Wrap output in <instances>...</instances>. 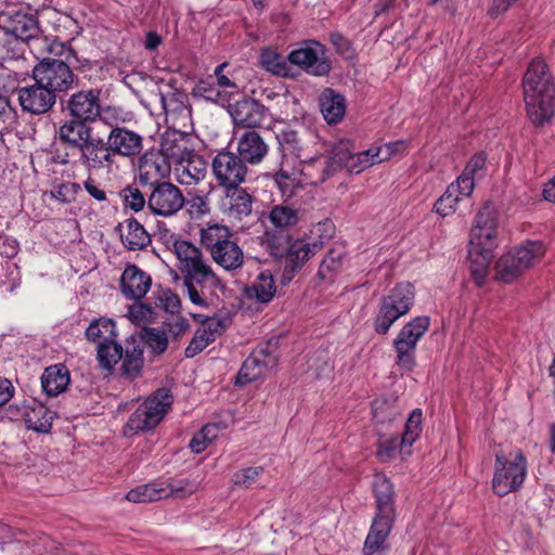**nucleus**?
<instances>
[{
  "instance_id": "f257e3e1",
  "label": "nucleus",
  "mask_w": 555,
  "mask_h": 555,
  "mask_svg": "<svg viewBox=\"0 0 555 555\" xmlns=\"http://www.w3.org/2000/svg\"><path fill=\"white\" fill-rule=\"evenodd\" d=\"M526 114L535 127L550 124L555 113V85L542 59L532 60L522 77Z\"/></svg>"
},
{
  "instance_id": "f03ea898",
  "label": "nucleus",
  "mask_w": 555,
  "mask_h": 555,
  "mask_svg": "<svg viewBox=\"0 0 555 555\" xmlns=\"http://www.w3.org/2000/svg\"><path fill=\"white\" fill-rule=\"evenodd\" d=\"M498 220L495 207L486 203L477 212L470 230L468 258L470 274L477 286L483 285L498 247Z\"/></svg>"
},
{
  "instance_id": "7ed1b4c3",
  "label": "nucleus",
  "mask_w": 555,
  "mask_h": 555,
  "mask_svg": "<svg viewBox=\"0 0 555 555\" xmlns=\"http://www.w3.org/2000/svg\"><path fill=\"white\" fill-rule=\"evenodd\" d=\"M0 25L22 43H28L34 53L62 55L65 51L70 52L65 43L42 37L37 17L29 12L5 10L0 13Z\"/></svg>"
},
{
  "instance_id": "20e7f679",
  "label": "nucleus",
  "mask_w": 555,
  "mask_h": 555,
  "mask_svg": "<svg viewBox=\"0 0 555 555\" xmlns=\"http://www.w3.org/2000/svg\"><path fill=\"white\" fill-rule=\"evenodd\" d=\"M199 241L212 261L223 270L232 272L243 267V248L228 225L207 223L199 231Z\"/></svg>"
},
{
  "instance_id": "39448f33",
  "label": "nucleus",
  "mask_w": 555,
  "mask_h": 555,
  "mask_svg": "<svg viewBox=\"0 0 555 555\" xmlns=\"http://www.w3.org/2000/svg\"><path fill=\"white\" fill-rule=\"evenodd\" d=\"M528 474L527 457L520 449L502 450L495 453L492 491L499 496H505L521 488Z\"/></svg>"
},
{
  "instance_id": "423d86ee",
  "label": "nucleus",
  "mask_w": 555,
  "mask_h": 555,
  "mask_svg": "<svg viewBox=\"0 0 555 555\" xmlns=\"http://www.w3.org/2000/svg\"><path fill=\"white\" fill-rule=\"evenodd\" d=\"M61 56L65 60L49 59L43 55L42 61L33 68V79L40 81V86L46 87L56 98L59 94L66 93L78 83V77L73 73L69 62L74 56V51L66 47Z\"/></svg>"
},
{
  "instance_id": "0eeeda50",
  "label": "nucleus",
  "mask_w": 555,
  "mask_h": 555,
  "mask_svg": "<svg viewBox=\"0 0 555 555\" xmlns=\"http://www.w3.org/2000/svg\"><path fill=\"white\" fill-rule=\"evenodd\" d=\"M415 289L409 282L398 283L387 295L383 296L378 312L374 320V330L377 334L385 335L390 327L414 305Z\"/></svg>"
},
{
  "instance_id": "6e6552de",
  "label": "nucleus",
  "mask_w": 555,
  "mask_h": 555,
  "mask_svg": "<svg viewBox=\"0 0 555 555\" xmlns=\"http://www.w3.org/2000/svg\"><path fill=\"white\" fill-rule=\"evenodd\" d=\"M173 402L169 389H157L144 402H142L128 418L124 431L126 435H134L155 428Z\"/></svg>"
},
{
  "instance_id": "1a4fd4ad",
  "label": "nucleus",
  "mask_w": 555,
  "mask_h": 555,
  "mask_svg": "<svg viewBox=\"0 0 555 555\" xmlns=\"http://www.w3.org/2000/svg\"><path fill=\"white\" fill-rule=\"evenodd\" d=\"M545 253L540 241H528L503 255L495 263V276L503 283H511L538 262Z\"/></svg>"
},
{
  "instance_id": "9d476101",
  "label": "nucleus",
  "mask_w": 555,
  "mask_h": 555,
  "mask_svg": "<svg viewBox=\"0 0 555 555\" xmlns=\"http://www.w3.org/2000/svg\"><path fill=\"white\" fill-rule=\"evenodd\" d=\"M190 300L197 306L209 305L210 297L221 287V281L204 258L182 272Z\"/></svg>"
},
{
  "instance_id": "9b49d317",
  "label": "nucleus",
  "mask_w": 555,
  "mask_h": 555,
  "mask_svg": "<svg viewBox=\"0 0 555 555\" xmlns=\"http://www.w3.org/2000/svg\"><path fill=\"white\" fill-rule=\"evenodd\" d=\"M430 325V319L421 315L408 322L393 340L396 350V363L404 371H412L416 364L415 350L420 339L425 335Z\"/></svg>"
},
{
  "instance_id": "f8f14e48",
  "label": "nucleus",
  "mask_w": 555,
  "mask_h": 555,
  "mask_svg": "<svg viewBox=\"0 0 555 555\" xmlns=\"http://www.w3.org/2000/svg\"><path fill=\"white\" fill-rule=\"evenodd\" d=\"M287 60L313 76H325L331 70L326 48L315 40L304 42L288 54Z\"/></svg>"
},
{
  "instance_id": "ddd939ff",
  "label": "nucleus",
  "mask_w": 555,
  "mask_h": 555,
  "mask_svg": "<svg viewBox=\"0 0 555 555\" xmlns=\"http://www.w3.org/2000/svg\"><path fill=\"white\" fill-rule=\"evenodd\" d=\"M211 170L218 185L228 189L240 186L246 179L248 168L237 154L221 151L214 157Z\"/></svg>"
},
{
  "instance_id": "4468645a",
  "label": "nucleus",
  "mask_w": 555,
  "mask_h": 555,
  "mask_svg": "<svg viewBox=\"0 0 555 555\" xmlns=\"http://www.w3.org/2000/svg\"><path fill=\"white\" fill-rule=\"evenodd\" d=\"M185 197L182 191L171 182L163 181L153 185L147 198V207L154 215L171 217L182 209Z\"/></svg>"
},
{
  "instance_id": "2eb2a0df",
  "label": "nucleus",
  "mask_w": 555,
  "mask_h": 555,
  "mask_svg": "<svg viewBox=\"0 0 555 555\" xmlns=\"http://www.w3.org/2000/svg\"><path fill=\"white\" fill-rule=\"evenodd\" d=\"M197 489L195 483H190L188 480L177 481L175 483H167L166 481H155L147 485H141L131 489L126 499L133 503H147L153 501L163 500L171 495H178L182 492L192 493Z\"/></svg>"
},
{
  "instance_id": "dca6fc26",
  "label": "nucleus",
  "mask_w": 555,
  "mask_h": 555,
  "mask_svg": "<svg viewBox=\"0 0 555 555\" xmlns=\"http://www.w3.org/2000/svg\"><path fill=\"white\" fill-rule=\"evenodd\" d=\"M77 164L82 166L87 171H111L116 165L112 153L109 151L107 141L101 137L92 135L86 143L77 151Z\"/></svg>"
},
{
  "instance_id": "f3484780",
  "label": "nucleus",
  "mask_w": 555,
  "mask_h": 555,
  "mask_svg": "<svg viewBox=\"0 0 555 555\" xmlns=\"http://www.w3.org/2000/svg\"><path fill=\"white\" fill-rule=\"evenodd\" d=\"M228 112L235 126L259 128L270 119L269 109L255 99L242 96L229 105Z\"/></svg>"
},
{
  "instance_id": "a211bd4d",
  "label": "nucleus",
  "mask_w": 555,
  "mask_h": 555,
  "mask_svg": "<svg viewBox=\"0 0 555 555\" xmlns=\"http://www.w3.org/2000/svg\"><path fill=\"white\" fill-rule=\"evenodd\" d=\"M106 141L114 160L116 157L133 159L143 151V137L125 126L113 127L106 135Z\"/></svg>"
},
{
  "instance_id": "6ab92c4d",
  "label": "nucleus",
  "mask_w": 555,
  "mask_h": 555,
  "mask_svg": "<svg viewBox=\"0 0 555 555\" xmlns=\"http://www.w3.org/2000/svg\"><path fill=\"white\" fill-rule=\"evenodd\" d=\"M17 100L23 112L31 115H42L50 112L56 103V98L40 81L20 87L16 90Z\"/></svg>"
},
{
  "instance_id": "aec40b11",
  "label": "nucleus",
  "mask_w": 555,
  "mask_h": 555,
  "mask_svg": "<svg viewBox=\"0 0 555 555\" xmlns=\"http://www.w3.org/2000/svg\"><path fill=\"white\" fill-rule=\"evenodd\" d=\"M100 90L89 89L78 91L67 101V109L74 118L94 121L100 116Z\"/></svg>"
},
{
  "instance_id": "412c9836",
  "label": "nucleus",
  "mask_w": 555,
  "mask_h": 555,
  "mask_svg": "<svg viewBox=\"0 0 555 555\" xmlns=\"http://www.w3.org/2000/svg\"><path fill=\"white\" fill-rule=\"evenodd\" d=\"M320 244L308 243L304 240H295L288 246L283 259L285 268L283 273V282H289L294 273L298 271L306 261H308L318 250Z\"/></svg>"
},
{
  "instance_id": "4be33fe9",
  "label": "nucleus",
  "mask_w": 555,
  "mask_h": 555,
  "mask_svg": "<svg viewBox=\"0 0 555 555\" xmlns=\"http://www.w3.org/2000/svg\"><path fill=\"white\" fill-rule=\"evenodd\" d=\"M373 494L375 499V515L396 519L395 490L391 481L382 473L373 476Z\"/></svg>"
},
{
  "instance_id": "5701e85b",
  "label": "nucleus",
  "mask_w": 555,
  "mask_h": 555,
  "mask_svg": "<svg viewBox=\"0 0 555 555\" xmlns=\"http://www.w3.org/2000/svg\"><path fill=\"white\" fill-rule=\"evenodd\" d=\"M275 364V358L268 353L264 349L254 351L243 363L237 377L236 384L244 386L262 377L269 366Z\"/></svg>"
},
{
  "instance_id": "b1692460",
  "label": "nucleus",
  "mask_w": 555,
  "mask_h": 555,
  "mask_svg": "<svg viewBox=\"0 0 555 555\" xmlns=\"http://www.w3.org/2000/svg\"><path fill=\"white\" fill-rule=\"evenodd\" d=\"M151 276L135 264H128L120 278V289L126 298L141 299L149 292Z\"/></svg>"
},
{
  "instance_id": "393cba45",
  "label": "nucleus",
  "mask_w": 555,
  "mask_h": 555,
  "mask_svg": "<svg viewBox=\"0 0 555 555\" xmlns=\"http://www.w3.org/2000/svg\"><path fill=\"white\" fill-rule=\"evenodd\" d=\"M56 135L63 144L77 152L93 135V130L86 121L73 117L60 125Z\"/></svg>"
},
{
  "instance_id": "a878e982",
  "label": "nucleus",
  "mask_w": 555,
  "mask_h": 555,
  "mask_svg": "<svg viewBox=\"0 0 555 555\" xmlns=\"http://www.w3.org/2000/svg\"><path fill=\"white\" fill-rule=\"evenodd\" d=\"M177 181L183 185H193L203 181L207 175V163L203 156L192 151L188 157L179 162L175 167Z\"/></svg>"
},
{
  "instance_id": "bb28decb",
  "label": "nucleus",
  "mask_w": 555,
  "mask_h": 555,
  "mask_svg": "<svg viewBox=\"0 0 555 555\" xmlns=\"http://www.w3.org/2000/svg\"><path fill=\"white\" fill-rule=\"evenodd\" d=\"M395 518L374 516L363 545V555H375L386 551L387 539L391 532Z\"/></svg>"
},
{
  "instance_id": "cd10ccee",
  "label": "nucleus",
  "mask_w": 555,
  "mask_h": 555,
  "mask_svg": "<svg viewBox=\"0 0 555 555\" xmlns=\"http://www.w3.org/2000/svg\"><path fill=\"white\" fill-rule=\"evenodd\" d=\"M335 173V165L331 163V159H327V156H308L300 160L299 175L313 185L324 183Z\"/></svg>"
},
{
  "instance_id": "c85d7f7f",
  "label": "nucleus",
  "mask_w": 555,
  "mask_h": 555,
  "mask_svg": "<svg viewBox=\"0 0 555 555\" xmlns=\"http://www.w3.org/2000/svg\"><path fill=\"white\" fill-rule=\"evenodd\" d=\"M194 151L190 146L189 139L178 131H166L160 142V154L167 160L170 167H175L179 162Z\"/></svg>"
},
{
  "instance_id": "c756f323",
  "label": "nucleus",
  "mask_w": 555,
  "mask_h": 555,
  "mask_svg": "<svg viewBox=\"0 0 555 555\" xmlns=\"http://www.w3.org/2000/svg\"><path fill=\"white\" fill-rule=\"evenodd\" d=\"M222 210L228 217L241 220L250 215L253 210V197L240 186L225 189V197L222 201Z\"/></svg>"
},
{
  "instance_id": "7c9ffc66",
  "label": "nucleus",
  "mask_w": 555,
  "mask_h": 555,
  "mask_svg": "<svg viewBox=\"0 0 555 555\" xmlns=\"http://www.w3.org/2000/svg\"><path fill=\"white\" fill-rule=\"evenodd\" d=\"M269 147L260 134L256 131H245L238 139L237 152L238 156L251 165H257L268 154Z\"/></svg>"
},
{
  "instance_id": "2f4dec72",
  "label": "nucleus",
  "mask_w": 555,
  "mask_h": 555,
  "mask_svg": "<svg viewBox=\"0 0 555 555\" xmlns=\"http://www.w3.org/2000/svg\"><path fill=\"white\" fill-rule=\"evenodd\" d=\"M54 413L42 403L33 401L21 404V418L28 429L38 433H48L51 429Z\"/></svg>"
},
{
  "instance_id": "473e14b6",
  "label": "nucleus",
  "mask_w": 555,
  "mask_h": 555,
  "mask_svg": "<svg viewBox=\"0 0 555 555\" xmlns=\"http://www.w3.org/2000/svg\"><path fill=\"white\" fill-rule=\"evenodd\" d=\"M118 227L121 231V243L127 249L141 250L150 245L151 236L137 219L129 218Z\"/></svg>"
},
{
  "instance_id": "72a5a7b5",
  "label": "nucleus",
  "mask_w": 555,
  "mask_h": 555,
  "mask_svg": "<svg viewBox=\"0 0 555 555\" xmlns=\"http://www.w3.org/2000/svg\"><path fill=\"white\" fill-rule=\"evenodd\" d=\"M69 382V371L61 363L47 367L41 376L42 390L50 397H56L65 391Z\"/></svg>"
},
{
  "instance_id": "f704fd0d",
  "label": "nucleus",
  "mask_w": 555,
  "mask_h": 555,
  "mask_svg": "<svg viewBox=\"0 0 555 555\" xmlns=\"http://www.w3.org/2000/svg\"><path fill=\"white\" fill-rule=\"evenodd\" d=\"M276 292L272 273L269 270L261 271L256 280L245 288V297L260 304L270 302Z\"/></svg>"
},
{
  "instance_id": "c9c22d12",
  "label": "nucleus",
  "mask_w": 555,
  "mask_h": 555,
  "mask_svg": "<svg viewBox=\"0 0 555 555\" xmlns=\"http://www.w3.org/2000/svg\"><path fill=\"white\" fill-rule=\"evenodd\" d=\"M223 325L220 321L211 320L203 328H198L189 346L185 348V357L193 358L202 352L210 343H212L217 335L221 333Z\"/></svg>"
},
{
  "instance_id": "e433bc0d",
  "label": "nucleus",
  "mask_w": 555,
  "mask_h": 555,
  "mask_svg": "<svg viewBox=\"0 0 555 555\" xmlns=\"http://www.w3.org/2000/svg\"><path fill=\"white\" fill-rule=\"evenodd\" d=\"M320 107L324 119L328 124H337L346 113L345 99L332 89H325L320 98Z\"/></svg>"
},
{
  "instance_id": "4c0bfd02",
  "label": "nucleus",
  "mask_w": 555,
  "mask_h": 555,
  "mask_svg": "<svg viewBox=\"0 0 555 555\" xmlns=\"http://www.w3.org/2000/svg\"><path fill=\"white\" fill-rule=\"evenodd\" d=\"M276 139L284 154H292L299 160L309 156L308 144L289 127L279 130Z\"/></svg>"
},
{
  "instance_id": "58836bf2",
  "label": "nucleus",
  "mask_w": 555,
  "mask_h": 555,
  "mask_svg": "<svg viewBox=\"0 0 555 555\" xmlns=\"http://www.w3.org/2000/svg\"><path fill=\"white\" fill-rule=\"evenodd\" d=\"M470 195L472 193H465L462 185L455 180L437 199L435 204V211L442 217L451 216L455 212L459 202Z\"/></svg>"
},
{
  "instance_id": "ea45409f",
  "label": "nucleus",
  "mask_w": 555,
  "mask_h": 555,
  "mask_svg": "<svg viewBox=\"0 0 555 555\" xmlns=\"http://www.w3.org/2000/svg\"><path fill=\"white\" fill-rule=\"evenodd\" d=\"M487 157L485 153L475 154L465 166L456 181L462 185L465 193H473L475 179L480 178L486 169Z\"/></svg>"
},
{
  "instance_id": "a19ab883",
  "label": "nucleus",
  "mask_w": 555,
  "mask_h": 555,
  "mask_svg": "<svg viewBox=\"0 0 555 555\" xmlns=\"http://www.w3.org/2000/svg\"><path fill=\"white\" fill-rule=\"evenodd\" d=\"M120 372L121 375L133 380L140 376L143 367V350L139 345L131 344L122 351Z\"/></svg>"
},
{
  "instance_id": "79ce46f5",
  "label": "nucleus",
  "mask_w": 555,
  "mask_h": 555,
  "mask_svg": "<svg viewBox=\"0 0 555 555\" xmlns=\"http://www.w3.org/2000/svg\"><path fill=\"white\" fill-rule=\"evenodd\" d=\"M88 340L96 343H109L117 338L116 324L112 319L100 318L90 323L86 331Z\"/></svg>"
},
{
  "instance_id": "37998d69",
  "label": "nucleus",
  "mask_w": 555,
  "mask_h": 555,
  "mask_svg": "<svg viewBox=\"0 0 555 555\" xmlns=\"http://www.w3.org/2000/svg\"><path fill=\"white\" fill-rule=\"evenodd\" d=\"M268 220L272 228L284 232L297 224L298 210L288 205H275L269 211Z\"/></svg>"
},
{
  "instance_id": "c03bdc74",
  "label": "nucleus",
  "mask_w": 555,
  "mask_h": 555,
  "mask_svg": "<svg viewBox=\"0 0 555 555\" xmlns=\"http://www.w3.org/2000/svg\"><path fill=\"white\" fill-rule=\"evenodd\" d=\"M173 253L179 260L181 273L204 259L202 250L191 242L184 240L175 241Z\"/></svg>"
},
{
  "instance_id": "a18cd8bd",
  "label": "nucleus",
  "mask_w": 555,
  "mask_h": 555,
  "mask_svg": "<svg viewBox=\"0 0 555 555\" xmlns=\"http://www.w3.org/2000/svg\"><path fill=\"white\" fill-rule=\"evenodd\" d=\"M96 351V358L100 366L104 370L111 371L118 363V361L121 360L124 348L115 339L107 344H100Z\"/></svg>"
},
{
  "instance_id": "49530a36",
  "label": "nucleus",
  "mask_w": 555,
  "mask_h": 555,
  "mask_svg": "<svg viewBox=\"0 0 555 555\" xmlns=\"http://www.w3.org/2000/svg\"><path fill=\"white\" fill-rule=\"evenodd\" d=\"M162 107L167 116H179L189 112L186 105L188 96L180 91H169L167 93L160 92Z\"/></svg>"
},
{
  "instance_id": "de8ad7c7",
  "label": "nucleus",
  "mask_w": 555,
  "mask_h": 555,
  "mask_svg": "<svg viewBox=\"0 0 555 555\" xmlns=\"http://www.w3.org/2000/svg\"><path fill=\"white\" fill-rule=\"evenodd\" d=\"M292 242L293 241H291V237L283 232L276 234L270 231H266L263 235V244L266 249L272 257L276 259H283Z\"/></svg>"
},
{
  "instance_id": "09e8293b",
  "label": "nucleus",
  "mask_w": 555,
  "mask_h": 555,
  "mask_svg": "<svg viewBox=\"0 0 555 555\" xmlns=\"http://www.w3.org/2000/svg\"><path fill=\"white\" fill-rule=\"evenodd\" d=\"M285 164L286 162L283 160L280 170L274 175V180L282 195L285 197H292L296 190L301 188V182L298 179L297 172H288L285 169Z\"/></svg>"
},
{
  "instance_id": "8fccbe9b",
  "label": "nucleus",
  "mask_w": 555,
  "mask_h": 555,
  "mask_svg": "<svg viewBox=\"0 0 555 555\" xmlns=\"http://www.w3.org/2000/svg\"><path fill=\"white\" fill-rule=\"evenodd\" d=\"M261 65L274 75L287 76L288 65L283 56L271 49H266L260 54Z\"/></svg>"
},
{
  "instance_id": "3c124183",
  "label": "nucleus",
  "mask_w": 555,
  "mask_h": 555,
  "mask_svg": "<svg viewBox=\"0 0 555 555\" xmlns=\"http://www.w3.org/2000/svg\"><path fill=\"white\" fill-rule=\"evenodd\" d=\"M421 431L422 411L420 409H415L411 412L405 422L404 431L401 436V443H406L408 447H411L420 437Z\"/></svg>"
},
{
  "instance_id": "603ef678",
  "label": "nucleus",
  "mask_w": 555,
  "mask_h": 555,
  "mask_svg": "<svg viewBox=\"0 0 555 555\" xmlns=\"http://www.w3.org/2000/svg\"><path fill=\"white\" fill-rule=\"evenodd\" d=\"M218 436V427L214 424L205 425L198 433H196L190 441V448L194 453H202L205 451L209 443H211Z\"/></svg>"
},
{
  "instance_id": "864d4df0",
  "label": "nucleus",
  "mask_w": 555,
  "mask_h": 555,
  "mask_svg": "<svg viewBox=\"0 0 555 555\" xmlns=\"http://www.w3.org/2000/svg\"><path fill=\"white\" fill-rule=\"evenodd\" d=\"M352 156V143L348 140L339 141L332 150V155L327 156L331 163L335 165V171L343 167L348 169Z\"/></svg>"
},
{
  "instance_id": "5fc2aeb1",
  "label": "nucleus",
  "mask_w": 555,
  "mask_h": 555,
  "mask_svg": "<svg viewBox=\"0 0 555 555\" xmlns=\"http://www.w3.org/2000/svg\"><path fill=\"white\" fill-rule=\"evenodd\" d=\"M163 328L168 337L170 336L172 339L177 340L189 331L190 322L180 314L169 315L163 322Z\"/></svg>"
},
{
  "instance_id": "6e6d98bb",
  "label": "nucleus",
  "mask_w": 555,
  "mask_h": 555,
  "mask_svg": "<svg viewBox=\"0 0 555 555\" xmlns=\"http://www.w3.org/2000/svg\"><path fill=\"white\" fill-rule=\"evenodd\" d=\"M143 338L154 353L160 354L165 352L168 347V335L164 328L163 331H158L156 328L145 327Z\"/></svg>"
},
{
  "instance_id": "4d7b16f0",
  "label": "nucleus",
  "mask_w": 555,
  "mask_h": 555,
  "mask_svg": "<svg viewBox=\"0 0 555 555\" xmlns=\"http://www.w3.org/2000/svg\"><path fill=\"white\" fill-rule=\"evenodd\" d=\"M120 196L124 201L125 207L130 208L135 212L141 211L145 204H147L143 193L133 185H128L121 190Z\"/></svg>"
},
{
  "instance_id": "13d9d810",
  "label": "nucleus",
  "mask_w": 555,
  "mask_h": 555,
  "mask_svg": "<svg viewBox=\"0 0 555 555\" xmlns=\"http://www.w3.org/2000/svg\"><path fill=\"white\" fill-rule=\"evenodd\" d=\"M406 443H401V437L398 436L384 439L378 444L377 455L382 461H389L396 456L398 452H404Z\"/></svg>"
},
{
  "instance_id": "bf43d9fd",
  "label": "nucleus",
  "mask_w": 555,
  "mask_h": 555,
  "mask_svg": "<svg viewBox=\"0 0 555 555\" xmlns=\"http://www.w3.org/2000/svg\"><path fill=\"white\" fill-rule=\"evenodd\" d=\"M80 185L75 182H65L54 186L50 191V196L60 203L69 204L76 199Z\"/></svg>"
},
{
  "instance_id": "052dcab7",
  "label": "nucleus",
  "mask_w": 555,
  "mask_h": 555,
  "mask_svg": "<svg viewBox=\"0 0 555 555\" xmlns=\"http://www.w3.org/2000/svg\"><path fill=\"white\" fill-rule=\"evenodd\" d=\"M128 318L132 323L143 325L154 320L155 312L151 306L137 302L129 308Z\"/></svg>"
},
{
  "instance_id": "680f3d73",
  "label": "nucleus",
  "mask_w": 555,
  "mask_h": 555,
  "mask_svg": "<svg viewBox=\"0 0 555 555\" xmlns=\"http://www.w3.org/2000/svg\"><path fill=\"white\" fill-rule=\"evenodd\" d=\"M202 95L216 104H219L223 107L229 108V105L232 103V99L228 95L227 91H222L217 85L205 86L201 85L198 87Z\"/></svg>"
},
{
  "instance_id": "e2e57ef3",
  "label": "nucleus",
  "mask_w": 555,
  "mask_h": 555,
  "mask_svg": "<svg viewBox=\"0 0 555 555\" xmlns=\"http://www.w3.org/2000/svg\"><path fill=\"white\" fill-rule=\"evenodd\" d=\"M228 66L227 63L218 65L215 69L217 79L216 85L222 90L227 91L228 95L234 101L235 96L240 95V86L230 77L223 74V69Z\"/></svg>"
},
{
  "instance_id": "0e129e2a",
  "label": "nucleus",
  "mask_w": 555,
  "mask_h": 555,
  "mask_svg": "<svg viewBox=\"0 0 555 555\" xmlns=\"http://www.w3.org/2000/svg\"><path fill=\"white\" fill-rule=\"evenodd\" d=\"M262 473V466L246 467L234 473L233 482L238 487L249 488L258 480Z\"/></svg>"
},
{
  "instance_id": "69168bd1",
  "label": "nucleus",
  "mask_w": 555,
  "mask_h": 555,
  "mask_svg": "<svg viewBox=\"0 0 555 555\" xmlns=\"http://www.w3.org/2000/svg\"><path fill=\"white\" fill-rule=\"evenodd\" d=\"M374 158V152H371V147L357 154L352 153L348 170L359 173L367 167L379 164V162H375Z\"/></svg>"
},
{
  "instance_id": "338daca9",
  "label": "nucleus",
  "mask_w": 555,
  "mask_h": 555,
  "mask_svg": "<svg viewBox=\"0 0 555 555\" xmlns=\"http://www.w3.org/2000/svg\"><path fill=\"white\" fill-rule=\"evenodd\" d=\"M184 206H186V209L192 218L202 217L210 211L208 199L199 194H195L190 198H185Z\"/></svg>"
},
{
  "instance_id": "774afa93",
  "label": "nucleus",
  "mask_w": 555,
  "mask_h": 555,
  "mask_svg": "<svg viewBox=\"0 0 555 555\" xmlns=\"http://www.w3.org/2000/svg\"><path fill=\"white\" fill-rule=\"evenodd\" d=\"M404 147V142L396 141L379 146H372L371 152H374V160L382 163L389 159L392 155L402 152Z\"/></svg>"
}]
</instances>
